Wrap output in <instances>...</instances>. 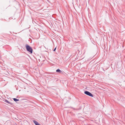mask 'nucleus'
<instances>
[{
  "mask_svg": "<svg viewBox=\"0 0 125 125\" xmlns=\"http://www.w3.org/2000/svg\"><path fill=\"white\" fill-rule=\"evenodd\" d=\"M26 47L27 50L30 52L31 53H32L33 50L31 48L29 45L27 44L26 45Z\"/></svg>",
  "mask_w": 125,
  "mask_h": 125,
  "instance_id": "obj_1",
  "label": "nucleus"
},
{
  "mask_svg": "<svg viewBox=\"0 0 125 125\" xmlns=\"http://www.w3.org/2000/svg\"><path fill=\"white\" fill-rule=\"evenodd\" d=\"M84 93L85 94L89 95L90 96L93 97V95L92 94L88 91H85L84 92Z\"/></svg>",
  "mask_w": 125,
  "mask_h": 125,
  "instance_id": "obj_2",
  "label": "nucleus"
},
{
  "mask_svg": "<svg viewBox=\"0 0 125 125\" xmlns=\"http://www.w3.org/2000/svg\"><path fill=\"white\" fill-rule=\"evenodd\" d=\"M33 122L34 123L35 125H41L38 123L37 121H36L34 120L33 121Z\"/></svg>",
  "mask_w": 125,
  "mask_h": 125,
  "instance_id": "obj_3",
  "label": "nucleus"
},
{
  "mask_svg": "<svg viewBox=\"0 0 125 125\" xmlns=\"http://www.w3.org/2000/svg\"><path fill=\"white\" fill-rule=\"evenodd\" d=\"M4 102L5 103L9 104H12L11 103L8 101L7 100H5V101H4Z\"/></svg>",
  "mask_w": 125,
  "mask_h": 125,
  "instance_id": "obj_4",
  "label": "nucleus"
},
{
  "mask_svg": "<svg viewBox=\"0 0 125 125\" xmlns=\"http://www.w3.org/2000/svg\"><path fill=\"white\" fill-rule=\"evenodd\" d=\"M47 77L48 78H51L52 77H53V76H52L51 75H47Z\"/></svg>",
  "mask_w": 125,
  "mask_h": 125,
  "instance_id": "obj_5",
  "label": "nucleus"
},
{
  "mask_svg": "<svg viewBox=\"0 0 125 125\" xmlns=\"http://www.w3.org/2000/svg\"><path fill=\"white\" fill-rule=\"evenodd\" d=\"M56 72H59L60 73H61L62 72V71H61L59 69H58L57 70H56Z\"/></svg>",
  "mask_w": 125,
  "mask_h": 125,
  "instance_id": "obj_6",
  "label": "nucleus"
},
{
  "mask_svg": "<svg viewBox=\"0 0 125 125\" xmlns=\"http://www.w3.org/2000/svg\"><path fill=\"white\" fill-rule=\"evenodd\" d=\"M13 100L14 101H15V102H16L17 101H19V99H17L16 98H13Z\"/></svg>",
  "mask_w": 125,
  "mask_h": 125,
  "instance_id": "obj_7",
  "label": "nucleus"
},
{
  "mask_svg": "<svg viewBox=\"0 0 125 125\" xmlns=\"http://www.w3.org/2000/svg\"><path fill=\"white\" fill-rule=\"evenodd\" d=\"M56 48H55V49L53 50V51H55V50H56Z\"/></svg>",
  "mask_w": 125,
  "mask_h": 125,
  "instance_id": "obj_8",
  "label": "nucleus"
},
{
  "mask_svg": "<svg viewBox=\"0 0 125 125\" xmlns=\"http://www.w3.org/2000/svg\"><path fill=\"white\" fill-rule=\"evenodd\" d=\"M103 70L104 71H104V69H103Z\"/></svg>",
  "mask_w": 125,
  "mask_h": 125,
  "instance_id": "obj_9",
  "label": "nucleus"
},
{
  "mask_svg": "<svg viewBox=\"0 0 125 125\" xmlns=\"http://www.w3.org/2000/svg\"><path fill=\"white\" fill-rule=\"evenodd\" d=\"M16 90H18V89H17V88H16Z\"/></svg>",
  "mask_w": 125,
  "mask_h": 125,
  "instance_id": "obj_10",
  "label": "nucleus"
}]
</instances>
